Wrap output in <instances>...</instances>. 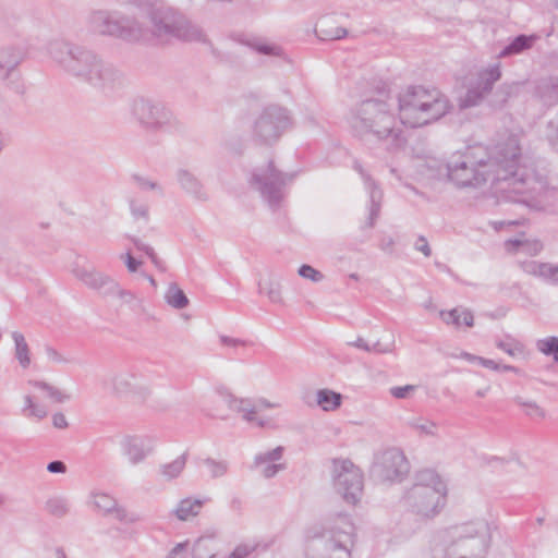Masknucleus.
Instances as JSON below:
<instances>
[{
	"label": "nucleus",
	"mask_w": 558,
	"mask_h": 558,
	"mask_svg": "<svg viewBox=\"0 0 558 558\" xmlns=\"http://www.w3.org/2000/svg\"><path fill=\"white\" fill-rule=\"evenodd\" d=\"M348 31L343 27H336L335 29L327 33L329 39H341L344 38Z\"/></svg>",
	"instance_id": "nucleus-64"
},
{
	"label": "nucleus",
	"mask_w": 558,
	"mask_h": 558,
	"mask_svg": "<svg viewBox=\"0 0 558 558\" xmlns=\"http://www.w3.org/2000/svg\"><path fill=\"white\" fill-rule=\"evenodd\" d=\"M177 180L180 186L194 198L198 201H206L208 198L201 180L189 170L179 169L177 172Z\"/></svg>",
	"instance_id": "nucleus-21"
},
{
	"label": "nucleus",
	"mask_w": 558,
	"mask_h": 558,
	"mask_svg": "<svg viewBox=\"0 0 558 558\" xmlns=\"http://www.w3.org/2000/svg\"><path fill=\"white\" fill-rule=\"evenodd\" d=\"M132 178L142 190H157L158 189L161 191L159 185L154 181H150V180H148L144 177H141L138 174H134Z\"/></svg>",
	"instance_id": "nucleus-48"
},
{
	"label": "nucleus",
	"mask_w": 558,
	"mask_h": 558,
	"mask_svg": "<svg viewBox=\"0 0 558 558\" xmlns=\"http://www.w3.org/2000/svg\"><path fill=\"white\" fill-rule=\"evenodd\" d=\"M136 375L132 372H119L111 378V385L114 393L122 396L131 392L144 391L148 393L147 388H143L134 383Z\"/></svg>",
	"instance_id": "nucleus-22"
},
{
	"label": "nucleus",
	"mask_w": 558,
	"mask_h": 558,
	"mask_svg": "<svg viewBox=\"0 0 558 558\" xmlns=\"http://www.w3.org/2000/svg\"><path fill=\"white\" fill-rule=\"evenodd\" d=\"M124 453L133 464L143 461L146 457L144 451V440L138 436H128L122 441Z\"/></svg>",
	"instance_id": "nucleus-25"
},
{
	"label": "nucleus",
	"mask_w": 558,
	"mask_h": 558,
	"mask_svg": "<svg viewBox=\"0 0 558 558\" xmlns=\"http://www.w3.org/2000/svg\"><path fill=\"white\" fill-rule=\"evenodd\" d=\"M440 317L446 324H452L457 328L462 325L466 327H472L474 325L473 313L468 308L456 307L450 311H441Z\"/></svg>",
	"instance_id": "nucleus-24"
},
{
	"label": "nucleus",
	"mask_w": 558,
	"mask_h": 558,
	"mask_svg": "<svg viewBox=\"0 0 558 558\" xmlns=\"http://www.w3.org/2000/svg\"><path fill=\"white\" fill-rule=\"evenodd\" d=\"M23 411L28 412L27 416H35L39 420L44 418L47 415L46 409L34 403L31 396L25 397V408L23 409Z\"/></svg>",
	"instance_id": "nucleus-42"
},
{
	"label": "nucleus",
	"mask_w": 558,
	"mask_h": 558,
	"mask_svg": "<svg viewBox=\"0 0 558 558\" xmlns=\"http://www.w3.org/2000/svg\"><path fill=\"white\" fill-rule=\"evenodd\" d=\"M342 395L330 389H319L316 392V403L324 411H335L341 407Z\"/></svg>",
	"instance_id": "nucleus-27"
},
{
	"label": "nucleus",
	"mask_w": 558,
	"mask_h": 558,
	"mask_svg": "<svg viewBox=\"0 0 558 558\" xmlns=\"http://www.w3.org/2000/svg\"><path fill=\"white\" fill-rule=\"evenodd\" d=\"M204 506V500L185 498L182 499L173 513L180 521H186L192 517H196Z\"/></svg>",
	"instance_id": "nucleus-26"
},
{
	"label": "nucleus",
	"mask_w": 558,
	"mask_h": 558,
	"mask_svg": "<svg viewBox=\"0 0 558 558\" xmlns=\"http://www.w3.org/2000/svg\"><path fill=\"white\" fill-rule=\"evenodd\" d=\"M151 34L161 40L178 39L189 43H209L203 29L184 14L167 5H154L148 11Z\"/></svg>",
	"instance_id": "nucleus-8"
},
{
	"label": "nucleus",
	"mask_w": 558,
	"mask_h": 558,
	"mask_svg": "<svg viewBox=\"0 0 558 558\" xmlns=\"http://www.w3.org/2000/svg\"><path fill=\"white\" fill-rule=\"evenodd\" d=\"M413 485L441 487V494L446 497V486L434 470L426 469L417 472Z\"/></svg>",
	"instance_id": "nucleus-31"
},
{
	"label": "nucleus",
	"mask_w": 558,
	"mask_h": 558,
	"mask_svg": "<svg viewBox=\"0 0 558 558\" xmlns=\"http://www.w3.org/2000/svg\"><path fill=\"white\" fill-rule=\"evenodd\" d=\"M131 241L138 251H143L147 256L153 254L154 248L143 243L140 239L132 236Z\"/></svg>",
	"instance_id": "nucleus-60"
},
{
	"label": "nucleus",
	"mask_w": 558,
	"mask_h": 558,
	"mask_svg": "<svg viewBox=\"0 0 558 558\" xmlns=\"http://www.w3.org/2000/svg\"><path fill=\"white\" fill-rule=\"evenodd\" d=\"M478 364L483 367L493 369V371H500L501 364L495 362L494 360L486 359V357H478Z\"/></svg>",
	"instance_id": "nucleus-61"
},
{
	"label": "nucleus",
	"mask_w": 558,
	"mask_h": 558,
	"mask_svg": "<svg viewBox=\"0 0 558 558\" xmlns=\"http://www.w3.org/2000/svg\"><path fill=\"white\" fill-rule=\"evenodd\" d=\"M538 39L537 35L520 34L515 36L499 53L498 58L520 54L533 47Z\"/></svg>",
	"instance_id": "nucleus-23"
},
{
	"label": "nucleus",
	"mask_w": 558,
	"mask_h": 558,
	"mask_svg": "<svg viewBox=\"0 0 558 558\" xmlns=\"http://www.w3.org/2000/svg\"><path fill=\"white\" fill-rule=\"evenodd\" d=\"M132 114L138 124L148 132H177L182 129L180 121L161 102L149 99H135Z\"/></svg>",
	"instance_id": "nucleus-13"
},
{
	"label": "nucleus",
	"mask_w": 558,
	"mask_h": 558,
	"mask_svg": "<svg viewBox=\"0 0 558 558\" xmlns=\"http://www.w3.org/2000/svg\"><path fill=\"white\" fill-rule=\"evenodd\" d=\"M12 339L14 340L15 344V357L23 368H27L31 364V357L29 348L25 337L19 331H13Z\"/></svg>",
	"instance_id": "nucleus-30"
},
{
	"label": "nucleus",
	"mask_w": 558,
	"mask_h": 558,
	"mask_svg": "<svg viewBox=\"0 0 558 558\" xmlns=\"http://www.w3.org/2000/svg\"><path fill=\"white\" fill-rule=\"evenodd\" d=\"M410 463L398 448H389L375 454L371 474L380 482H400L408 475Z\"/></svg>",
	"instance_id": "nucleus-15"
},
{
	"label": "nucleus",
	"mask_w": 558,
	"mask_h": 558,
	"mask_svg": "<svg viewBox=\"0 0 558 558\" xmlns=\"http://www.w3.org/2000/svg\"><path fill=\"white\" fill-rule=\"evenodd\" d=\"M186 458H187V453L184 452L183 454L178 457L174 461L161 465V474L168 480L178 477L185 466Z\"/></svg>",
	"instance_id": "nucleus-32"
},
{
	"label": "nucleus",
	"mask_w": 558,
	"mask_h": 558,
	"mask_svg": "<svg viewBox=\"0 0 558 558\" xmlns=\"http://www.w3.org/2000/svg\"><path fill=\"white\" fill-rule=\"evenodd\" d=\"M251 551L252 549L247 546L240 545L227 558H246Z\"/></svg>",
	"instance_id": "nucleus-57"
},
{
	"label": "nucleus",
	"mask_w": 558,
	"mask_h": 558,
	"mask_svg": "<svg viewBox=\"0 0 558 558\" xmlns=\"http://www.w3.org/2000/svg\"><path fill=\"white\" fill-rule=\"evenodd\" d=\"M292 126L288 109L279 105L266 106L255 118L251 129L252 141L259 146L270 147Z\"/></svg>",
	"instance_id": "nucleus-12"
},
{
	"label": "nucleus",
	"mask_w": 558,
	"mask_h": 558,
	"mask_svg": "<svg viewBox=\"0 0 558 558\" xmlns=\"http://www.w3.org/2000/svg\"><path fill=\"white\" fill-rule=\"evenodd\" d=\"M129 204L131 214L135 219L148 220V206L146 204H138L135 199H130Z\"/></svg>",
	"instance_id": "nucleus-47"
},
{
	"label": "nucleus",
	"mask_w": 558,
	"mask_h": 558,
	"mask_svg": "<svg viewBox=\"0 0 558 558\" xmlns=\"http://www.w3.org/2000/svg\"><path fill=\"white\" fill-rule=\"evenodd\" d=\"M495 344L498 349L502 350L510 356H515L524 352V345L510 336H507L505 340L497 339Z\"/></svg>",
	"instance_id": "nucleus-35"
},
{
	"label": "nucleus",
	"mask_w": 558,
	"mask_h": 558,
	"mask_svg": "<svg viewBox=\"0 0 558 558\" xmlns=\"http://www.w3.org/2000/svg\"><path fill=\"white\" fill-rule=\"evenodd\" d=\"M522 158L514 166L507 186L506 197L514 202H523L545 209L558 205V189L549 185L547 178L539 174L534 168L521 163Z\"/></svg>",
	"instance_id": "nucleus-4"
},
{
	"label": "nucleus",
	"mask_w": 558,
	"mask_h": 558,
	"mask_svg": "<svg viewBox=\"0 0 558 558\" xmlns=\"http://www.w3.org/2000/svg\"><path fill=\"white\" fill-rule=\"evenodd\" d=\"M413 427L417 429L421 434L430 436H434L436 430V424L430 421H426L422 424L415 423L413 424Z\"/></svg>",
	"instance_id": "nucleus-51"
},
{
	"label": "nucleus",
	"mask_w": 558,
	"mask_h": 558,
	"mask_svg": "<svg viewBox=\"0 0 558 558\" xmlns=\"http://www.w3.org/2000/svg\"><path fill=\"white\" fill-rule=\"evenodd\" d=\"M220 341L223 345H228V347H238V345L246 344V341H244V340L231 338L228 336H221Z\"/></svg>",
	"instance_id": "nucleus-62"
},
{
	"label": "nucleus",
	"mask_w": 558,
	"mask_h": 558,
	"mask_svg": "<svg viewBox=\"0 0 558 558\" xmlns=\"http://www.w3.org/2000/svg\"><path fill=\"white\" fill-rule=\"evenodd\" d=\"M414 390V386L412 385H405V386H401V387H392L390 389V393L392 397L397 398V399H404L408 397L409 392L410 391H413Z\"/></svg>",
	"instance_id": "nucleus-52"
},
{
	"label": "nucleus",
	"mask_w": 558,
	"mask_h": 558,
	"mask_svg": "<svg viewBox=\"0 0 558 558\" xmlns=\"http://www.w3.org/2000/svg\"><path fill=\"white\" fill-rule=\"evenodd\" d=\"M21 62V56L14 48L0 49V87H7L15 93H22L21 74L17 65Z\"/></svg>",
	"instance_id": "nucleus-17"
},
{
	"label": "nucleus",
	"mask_w": 558,
	"mask_h": 558,
	"mask_svg": "<svg viewBox=\"0 0 558 558\" xmlns=\"http://www.w3.org/2000/svg\"><path fill=\"white\" fill-rule=\"evenodd\" d=\"M501 78L500 64L496 63L478 72L474 82H471L464 96L460 98L459 106L462 109L481 105L487 96L492 109H501L508 100L515 96L519 89L518 83H502L495 92L494 85Z\"/></svg>",
	"instance_id": "nucleus-7"
},
{
	"label": "nucleus",
	"mask_w": 558,
	"mask_h": 558,
	"mask_svg": "<svg viewBox=\"0 0 558 558\" xmlns=\"http://www.w3.org/2000/svg\"><path fill=\"white\" fill-rule=\"evenodd\" d=\"M298 274L302 278L310 279L313 282H319L324 279V275L319 270L307 264L302 265L299 268Z\"/></svg>",
	"instance_id": "nucleus-45"
},
{
	"label": "nucleus",
	"mask_w": 558,
	"mask_h": 558,
	"mask_svg": "<svg viewBox=\"0 0 558 558\" xmlns=\"http://www.w3.org/2000/svg\"><path fill=\"white\" fill-rule=\"evenodd\" d=\"M125 264L131 272H135L141 266L142 262L134 258L130 253L125 254Z\"/></svg>",
	"instance_id": "nucleus-59"
},
{
	"label": "nucleus",
	"mask_w": 558,
	"mask_h": 558,
	"mask_svg": "<svg viewBox=\"0 0 558 558\" xmlns=\"http://www.w3.org/2000/svg\"><path fill=\"white\" fill-rule=\"evenodd\" d=\"M283 451L284 448L282 446H278L267 452L258 453L255 456L254 464L255 466H259L267 462H276L282 458Z\"/></svg>",
	"instance_id": "nucleus-38"
},
{
	"label": "nucleus",
	"mask_w": 558,
	"mask_h": 558,
	"mask_svg": "<svg viewBox=\"0 0 558 558\" xmlns=\"http://www.w3.org/2000/svg\"><path fill=\"white\" fill-rule=\"evenodd\" d=\"M353 169L361 174L364 184L366 185V189L369 192V215L363 228L372 229L375 226V221L380 213V202L383 198V192L378 187L375 180L364 170V168L357 160L354 161Z\"/></svg>",
	"instance_id": "nucleus-20"
},
{
	"label": "nucleus",
	"mask_w": 558,
	"mask_h": 558,
	"mask_svg": "<svg viewBox=\"0 0 558 558\" xmlns=\"http://www.w3.org/2000/svg\"><path fill=\"white\" fill-rule=\"evenodd\" d=\"M392 348H393V342L383 343L380 341H376L372 345H369L368 352H374L377 354L389 353L392 351Z\"/></svg>",
	"instance_id": "nucleus-53"
},
{
	"label": "nucleus",
	"mask_w": 558,
	"mask_h": 558,
	"mask_svg": "<svg viewBox=\"0 0 558 558\" xmlns=\"http://www.w3.org/2000/svg\"><path fill=\"white\" fill-rule=\"evenodd\" d=\"M398 100L400 121L412 129L438 120L450 109L445 96L436 89L428 90L423 86H409L399 95Z\"/></svg>",
	"instance_id": "nucleus-5"
},
{
	"label": "nucleus",
	"mask_w": 558,
	"mask_h": 558,
	"mask_svg": "<svg viewBox=\"0 0 558 558\" xmlns=\"http://www.w3.org/2000/svg\"><path fill=\"white\" fill-rule=\"evenodd\" d=\"M52 424L56 428H65L68 427V421L62 413H56L52 416Z\"/></svg>",
	"instance_id": "nucleus-63"
},
{
	"label": "nucleus",
	"mask_w": 558,
	"mask_h": 558,
	"mask_svg": "<svg viewBox=\"0 0 558 558\" xmlns=\"http://www.w3.org/2000/svg\"><path fill=\"white\" fill-rule=\"evenodd\" d=\"M204 463L209 469L213 478L226 475L229 469V464L225 460L217 461L211 458H206Z\"/></svg>",
	"instance_id": "nucleus-39"
},
{
	"label": "nucleus",
	"mask_w": 558,
	"mask_h": 558,
	"mask_svg": "<svg viewBox=\"0 0 558 558\" xmlns=\"http://www.w3.org/2000/svg\"><path fill=\"white\" fill-rule=\"evenodd\" d=\"M258 292L260 294H266L270 302L272 303H282L281 284L278 280L274 278H268L267 280H259Z\"/></svg>",
	"instance_id": "nucleus-29"
},
{
	"label": "nucleus",
	"mask_w": 558,
	"mask_h": 558,
	"mask_svg": "<svg viewBox=\"0 0 558 558\" xmlns=\"http://www.w3.org/2000/svg\"><path fill=\"white\" fill-rule=\"evenodd\" d=\"M47 470L50 473H61L62 474V473H65L66 465L63 461L54 460V461H51L48 463Z\"/></svg>",
	"instance_id": "nucleus-56"
},
{
	"label": "nucleus",
	"mask_w": 558,
	"mask_h": 558,
	"mask_svg": "<svg viewBox=\"0 0 558 558\" xmlns=\"http://www.w3.org/2000/svg\"><path fill=\"white\" fill-rule=\"evenodd\" d=\"M165 300L168 305L175 310H183L190 304L189 298L175 282H171L168 286Z\"/></svg>",
	"instance_id": "nucleus-28"
},
{
	"label": "nucleus",
	"mask_w": 558,
	"mask_h": 558,
	"mask_svg": "<svg viewBox=\"0 0 558 558\" xmlns=\"http://www.w3.org/2000/svg\"><path fill=\"white\" fill-rule=\"evenodd\" d=\"M46 507L49 513L58 518H61L69 512L68 502L61 498L49 499L46 504Z\"/></svg>",
	"instance_id": "nucleus-41"
},
{
	"label": "nucleus",
	"mask_w": 558,
	"mask_h": 558,
	"mask_svg": "<svg viewBox=\"0 0 558 558\" xmlns=\"http://www.w3.org/2000/svg\"><path fill=\"white\" fill-rule=\"evenodd\" d=\"M29 384L34 386L35 388L44 390L47 396L52 399V401L57 403H63L66 400L70 399V397L65 393H63L58 388L51 386L50 384L41 380H31Z\"/></svg>",
	"instance_id": "nucleus-34"
},
{
	"label": "nucleus",
	"mask_w": 558,
	"mask_h": 558,
	"mask_svg": "<svg viewBox=\"0 0 558 558\" xmlns=\"http://www.w3.org/2000/svg\"><path fill=\"white\" fill-rule=\"evenodd\" d=\"M546 282L558 287V264L549 265Z\"/></svg>",
	"instance_id": "nucleus-55"
},
{
	"label": "nucleus",
	"mask_w": 558,
	"mask_h": 558,
	"mask_svg": "<svg viewBox=\"0 0 558 558\" xmlns=\"http://www.w3.org/2000/svg\"><path fill=\"white\" fill-rule=\"evenodd\" d=\"M75 277L89 289L96 290L105 296H110L117 290V281L110 276L95 269L77 268Z\"/></svg>",
	"instance_id": "nucleus-19"
},
{
	"label": "nucleus",
	"mask_w": 558,
	"mask_h": 558,
	"mask_svg": "<svg viewBox=\"0 0 558 558\" xmlns=\"http://www.w3.org/2000/svg\"><path fill=\"white\" fill-rule=\"evenodd\" d=\"M396 118L387 101L369 98L364 99L352 110L350 126L354 136L362 140L374 137L378 142L390 140L391 148H400L405 144L402 130L396 128Z\"/></svg>",
	"instance_id": "nucleus-3"
},
{
	"label": "nucleus",
	"mask_w": 558,
	"mask_h": 558,
	"mask_svg": "<svg viewBox=\"0 0 558 558\" xmlns=\"http://www.w3.org/2000/svg\"><path fill=\"white\" fill-rule=\"evenodd\" d=\"M89 29L102 36H110L129 43L144 38L145 29L134 16L117 11L98 10L88 16Z\"/></svg>",
	"instance_id": "nucleus-10"
},
{
	"label": "nucleus",
	"mask_w": 558,
	"mask_h": 558,
	"mask_svg": "<svg viewBox=\"0 0 558 558\" xmlns=\"http://www.w3.org/2000/svg\"><path fill=\"white\" fill-rule=\"evenodd\" d=\"M414 248L418 252H422L426 257H429L432 255L430 246L428 244L427 239L424 235H420L416 239L414 243Z\"/></svg>",
	"instance_id": "nucleus-49"
},
{
	"label": "nucleus",
	"mask_w": 558,
	"mask_h": 558,
	"mask_svg": "<svg viewBox=\"0 0 558 558\" xmlns=\"http://www.w3.org/2000/svg\"><path fill=\"white\" fill-rule=\"evenodd\" d=\"M333 485L343 500L355 505L363 493V474L350 460L335 461Z\"/></svg>",
	"instance_id": "nucleus-16"
},
{
	"label": "nucleus",
	"mask_w": 558,
	"mask_h": 558,
	"mask_svg": "<svg viewBox=\"0 0 558 558\" xmlns=\"http://www.w3.org/2000/svg\"><path fill=\"white\" fill-rule=\"evenodd\" d=\"M247 45L253 48L256 52L265 56H279L281 52V49L278 46L258 43V41H252L247 43Z\"/></svg>",
	"instance_id": "nucleus-44"
},
{
	"label": "nucleus",
	"mask_w": 558,
	"mask_h": 558,
	"mask_svg": "<svg viewBox=\"0 0 558 558\" xmlns=\"http://www.w3.org/2000/svg\"><path fill=\"white\" fill-rule=\"evenodd\" d=\"M547 140L551 147L558 151V116L547 124Z\"/></svg>",
	"instance_id": "nucleus-46"
},
{
	"label": "nucleus",
	"mask_w": 558,
	"mask_h": 558,
	"mask_svg": "<svg viewBox=\"0 0 558 558\" xmlns=\"http://www.w3.org/2000/svg\"><path fill=\"white\" fill-rule=\"evenodd\" d=\"M111 295L119 296L125 303H131L135 300L134 293L131 292L130 290L121 289L118 282H117V290H113Z\"/></svg>",
	"instance_id": "nucleus-54"
},
{
	"label": "nucleus",
	"mask_w": 558,
	"mask_h": 558,
	"mask_svg": "<svg viewBox=\"0 0 558 558\" xmlns=\"http://www.w3.org/2000/svg\"><path fill=\"white\" fill-rule=\"evenodd\" d=\"M524 245V242L519 239H509L505 242V247L510 253H515Z\"/></svg>",
	"instance_id": "nucleus-58"
},
{
	"label": "nucleus",
	"mask_w": 558,
	"mask_h": 558,
	"mask_svg": "<svg viewBox=\"0 0 558 558\" xmlns=\"http://www.w3.org/2000/svg\"><path fill=\"white\" fill-rule=\"evenodd\" d=\"M549 265L550 263H539L533 260L522 265V268L526 274L538 277L546 282L548 269H550Z\"/></svg>",
	"instance_id": "nucleus-36"
},
{
	"label": "nucleus",
	"mask_w": 558,
	"mask_h": 558,
	"mask_svg": "<svg viewBox=\"0 0 558 558\" xmlns=\"http://www.w3.org/2000/svg\"><path fill=\"white\" fill-rule=\"evenodd\" d=\"M295 178V173L279 170L272 159L266 166L252 170L247 180L250 186L257 191L262 198L274 210L278 209L283 197L284 189Z\"/></svg>",
	"instance_id": "nucleus-11"
},
{
	"label": "nucleus",
	"mask_w": 558,
	"mask_h": 558,
	"mask_svg": "<svg viewBox=\"0 0 558 558\" xmlns=\"http://www.w3.org/2000/svg\"><path fill=\"white\" fill-rule=\"evenodd\" d=\"M514 401L521 405L526 408L525 414L532 418H544L545 411L534 401H524L521 397H515Z\"/></svg>",
	"instance_id": "nucleus-40"
},
{
	"label": "nucleus",
	"mask_w": 558,
	"mask_h": 558,
	"mask_svg": "<svg viewBox=\"0 0 558 558\" xmlns=\"http://www.w3.org/2000/svg\"><path fill=\"white\" fill-rule=\"evenodd\" d=\"M110 514H113L114 518L122 523H135L140 521V517L136 513H129L125 508L118 506V504Z\"/></svg>",
	"instance_id": "nucleus-43"
},
{
	"label": "nucleus",
	"mask_w": 558,
	"mask_h": 558,
	"mask_svg": "<svg viewBox=\"0 0 558 558\" xmlns=\"http://www.w3.org/2000/svg\"><path fill=\"white\" fill-rule=\"evenodd\" d=\"M536 349L546 356H551L558 363V337L550 336L539 339L536 342Z\"/></svg>",
	"instance_id": "nucleus-33"
},
{
	"label": "nucleus",
	"mask_w": 558,
	"mask_h": 558,
	"mask_svg": "<svg viewBox=\"0 0 558 558\" xmlns=\"http://www.w3.org/2000/svg\"><path fill=\"white\" fill-rule=\"evenodd\" d=\"M95 506L104 512V514H110L114 506L118 504L117 500L108 494L100 493L94 496Z\"/></svg>",
	"instance_id": "nucleus-37"
},
{
	"label": "nucleus",
	"mask_w": 558,
	"mask_h": 558,
	"mask_svg": "<svg viewBox=\"0 0 558 558\" xmlns=\"http://www.w3.org/2000/svg\"><path fill=\"white\" fill-rule=\"evenodd\" d=\"M452 541L444 558H483L490 544V525L484 520L468 522L450 530Z\"/></svg>",
	"instance_id": "nucleus-9"
},
{
	"label": "nucleus",
	"mask_w": 558,
	"mask_h": 558,
	"mask_svg": "<svg viewBox=\"0 0 558 558\" xmlns=\"http://www.w3.org/2000/svg\"><path fill=\"white\" fill-rule=\"evenodd\" d=\"M521 157L519 138L510 135L493 147L475 145L453 154L445 166L446 174L458 187H478L489 182L497 193L506 196L500 187L508 185Z\"/></svg>",
	"instance_id": "nucleus-1"
},
{
	"label": "nucleus",
	"mask_w": 558,
	"mask_h": 558,
	"mask_svg": "<svg viewBox=\"0 0 558 558\" xmlns=\"http://www.w3.org/2000/svg\"><path fill=\"white\" fill-rule=\"evenodd\" d=\"M48 53L66 73L97 88L112 89L122 83L118 69L84 46L54 39L48 44Z\"/></svg>",
	"instance_id": "nucleus-2"
},
{
	"label": "nucleus",
	"mask_w": 558,
	"mask_h": 558,
	"mask_svg": "<svg viewBox=\"0 0 558 558\" xmlns=\"http://www.w3.org/2000/svg\"><path fill=\"white\" fill-rule=\"evenodd\" d=\"M284 468L286 466L282 463H269L263 469L262 474L265 478H272L279 471L283 470Z\"/></svg>",
	"instance_id": "nucleus-50"
},
{
	"label": "nucleus",
	"mask_w": 558,
	"mask_h": 558,
	"mask_svg": "<svg viewBox=\"0 0 558 558\" xmlns=\"http://www.w3.org/2000/svg\"><path fill=\"white\" fill-rule=\"evenodd\" d=\"M217 393L222 398V400L228 404L231 410H234L239 413H243V418L246 422L253 423L256 422L258 426H264L265 422L263 420H256L255 414L258 411V408L270 409L274 408V404L270 403L266 399H259L257 405L253 403V401L248 398H236L234 397L227 388H218Z\"/></svg>",
	"instance_id": "nucleus-18"
},
{
	"label": "nucleus",
	"mask_w": 558,
	"mask_h": 558,
	"mask_svg": "<svg viewBox=\"0 0 558 558\" xmlns=\"http://www.w3.org/2000/svg\"><path fill=\"white\" fill-rule=\"evenodd\" d=\"M354 531L348 514L338 513L329 518L320 534L307 538L306 558H351Z\"/></svg>",
	"instance_id": "nucleus-6"
},
{
	"label": "nucleus",
	"mask_w": 558,
	"mask_h": 558,
	"mask_svg": "<svg viewBox=\"0 0 558 558\" xmlns=\"http://www.w3.org/2000/svg\"><path fill=\"white\" fill-rule=\"evenodd\" d=\"M402 500L410 511L423 519H428L440 512L446 497L441 494V487L413 485L407 490Z\"/></svg>",
	"instance_id": "nucleus-14"
}]
</instances>
